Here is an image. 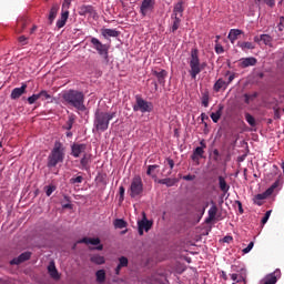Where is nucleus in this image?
<instances>
[{
	"mask_svg": "<svg viewBox=\"0 0 284 284\" xmlns=\"http://www.w3.org/2000/svg\"><path fill=\"white\" fill-rule=\"evenodd\" d=\"M181 27V18H179V17H174L173 18V24H172V27H171V32H176V30H179V28Z\"/></svg>",
	"mask_w": 284,
	"mask_h": 284,
	"instance_id": "nucleus-36",
	"label": "nucleus"
},
{
	"mask_svg": "<svg viewBox=\"0 0 284 284\" xmlns=\"http://www.w3.org/2000/svg\"><path fill=\"white\" fill-rule=\"evenodd\" d=\"M72 125H74V119L73 118H70L68 121H67V124H65V130H72Z\"/></svg>",
	"mask_w": 284,
	"mask_h": 284,
	"instance_id": "nucleus-52",
	"label": "nucleus"
},
{
	"mask_svg": "<svg viewBox=\"0 0 284 284\" xmlns=\"http://www.w3.org/2000/svg\"><path fill=\"white\" fill-rule=\"evenodd\" d=\"M235 203L239 206L240 214H243V203H241V201H235Z\"/></svg>",
	"mask_w": 284,
	"mask_h": 284,
	"instance_id": "nucleus-59",
	"label": "nucleus"
},
{
	"mask_svg": "<svg viewBox=\"0 0 284 284\" xmlns=\"http://www.w3.org/2000/svg\"><path fill=\"white\" fill-rule=\"evenodd\" d=\"M39 99H41V98H40L39 93H37V94H32L31 97H29L27 99V101H28L29 105H33V103H37V101H39Z\"/></svg>",
	"mask_w": 284,
	"mask_h": 284,
	"instance_id": "nucleus-44",
	"label": "nucleus"
},
{
	"mask_svg": "<svg viewBox=\"0 0 284 284\" xmlns=\"http://www.w3.org/2000/svg\"><path fill=\"white\" fill-rule=\"evenodd\" d=\"M95 278L98 283H105V270L97 271Z\"/></svg>",
	"mask_w": 284,
	"mask_h": 284,
	"instance_id": "nucleus-34",
	"label": "nucleus"
},
{
	"mask_svg": "<svg viewBox=\"0 0 284 284\" xmlns=\"http://www.w3.org/2000/svg\"><path fill=\"white\" fill-rule=\"evenodd\" d=\"M166 161H168V163H169V166H170V169L171 170H174V160H172V159H166Z\"/></svg>",
	"mask_w": 284,
	"mask_h": 284,
	"instance_id": "nucleus-61",
	"label": "nucleus"
},
{
	"mask_svg": "<svg viewBox=\"0 0 284 284\" xmlns=\"http://www.w3.org/2000/svg\"><path fill=\"white\" fill-rule=\"evenodd\" d=\"M63 161H65V146H63V143L55 141L53 149L48 155L47 168L52 170V168H57V165L63 163Z\"/></svg>",
	"mask_w": 284,
	"mask_h": 284,
	"instance_id": "nucleus-2",
	"label": "nucleus"
},
{
	"mask_svg": "<svg viewBox=\"0 0 284 284\" xmlns=\"http://www.w3.org/2000/svg\"><path fill=\"white\" fill-rule=\"evenodd\" d=\"M213 154H214V156H215L214 160L217 161L220 153H219V151H217L216 149L213 151Z\"/></svg>",
	"mask_w": 284,
	"mask_h": 284,
	"instance_id": "nucleus-64",
	"label": "nucleus"
},
{
	"mask_svg": "<svg viewBox=\"0 0 284 284\" xmlns=\"http://www.w3.org/2000/svg\"><path fill=\"white\" fill-rule=\"evenodd\" d=\"M214 92H221V90H227V82L223 79H219L213 87Z\"/></svg>",
	"mask_w": 284,
	"mask_h": 284,
	"instance_id": "nucleus-27",
	"label": "nucleus"
},
{
	"mask_svg": "<svg viewBox=\"0 0 284 284\" xmlns=\"http://www.w3.org/2000/svg\"><path fill=\"white\" fill-rule=\"evenodd\" d=\"M129 193L131 199H136V196H141V194H143V180L140 175H135L132 179Z\"/></svg>",
	"mask_w": 284,
	"mask_h": 284,
	"instance_id": "nucleus-6",
	"label": "nucleus"
},
{
	"mask_svg": "<svg viewBox=\"0 0 284 284\" xmlns=\"http://www.w3.org/2000/svg\"><path fill=\"white\" fill-rule=\"evenodd\" d=\"M256 63H258V60H256V58H254V57L242 58L240 60L239 67L242 69H245V68L254 67V65H256Z\"/></svg>",
	"mask_w": 284,
	"mask_h": 284,
	"instance_id": "nucleus-13",
	"label": "nucleus"
},
{
	"mask_svg": "<svg viewBox=\"0 0 284 284\" xmlns=\"http://www.w3.org/2000/svg\"><path fill=\"white\" fill-rule=\"evenodd\" d=\"M118 265H120V267H128V265H129L128 257H125V256L119 257V264Z\"/></svg>",
	"mask_w": 284,
	"mask_h": 284,
	"instance_id": "nucleus-46",
	"label": "nucleus"
},
{
	"mask_svg": "<svg viewBox=\"0 0 284 284\" xmlns=\"http://www.w3.org/2000/svg\"><path fill=\"white\" fill-rule=\"evenodd\" d=\"M270 216H272V211H266L264 217L262 219V225H265V223L270 221Z\"/></svg>",
	"mask_w": 284,
	"mask_h": 284,
	"instance_id": "nucleus-51",
	"label": "nucleus"
},
{
	"mask_svg": "<svg viewBox=\"0 0 284 284\" xmlns=\"http://www.w3.org/2000/svg\"><path fill=\"white\" fill-rule=\"evenodd\" d=\"M185 9L183 8V1L178 2L173 8V17H183V11Z\"/></svg>",
	"mask_w": 284,
	"mask_h": 284,
	"instance_id": "nucleus-30",
	"label": "nucleus"
},
{
	"mask_svg": "<svg viewBox=\"0 0 284 284\" xmlns=\"http://www.w3.org/2000/svg\"><path fill=\"white\" fill-rule=\"evenodd\" d=\"M133 111L142 112V114H145V112H152V104L151 102L143 100V98L136 97V102L133 105Z\"/></svg>",
	"mask_w": 284,
	"mask_h": 284,
	"instance_id": "nucleus-8",
	"label": "nucleus"
},
{
	"mask_svg": "<svg viewBox=\"0 0 284 284\" xmlns=\"http://www.w3.org/2000/svg\"><path fill=\"white\" fill-rule=\"evenodd\" d=\"M215 52H216V54H223V52H225V49H223V45L216 43L215 44Z\"/></svg>",
	"mask_w": 284,
	"mask_h": 284,
	"instance_id": "nucleus-54",
	"label": "nucleus"
},
{
	"mask_svg": "<svg viewBox=\"0 0 284 284\" xmlns=\"http://www.w3.org/2000/svg\"><path fill=\"white\" fill-rule=\"evenodd\" d=\"M158 168H159V165H156V164L149 165V166H148V170H146L148 176H152V171H153V170H156Z\"/></svg>",
	"mask_w": 284,
	"mask_h": 284,
	"instance_id": "nucleus-53",
	"label": "nucleus"
},
{
	"mask_svg": "<svg viewBox=\"0 0 284 284\" xmlns=\"http://www.w3.org/2000/svg\"><path fill=\"white\" fill-rule=\"evenodd\" d=\"M116 116V112L95 111L93 125L97 132H105L110 128V121Z\"/></svg>",
	"mask_w": 284,
	"mask_h": 284,
	"instance_id": "nucleus-3",
	"label": "nucleus"
},
{
	"mask_svg": "<svg viewBox=\"0 0 284 284\" xmlns=\"http://www.w3.org/2000/svg\"><path fill=\"white\" fill-rule=\"evenodd\" d=\"M278 185H281V180H276L271 187H268L266 190L267 194H270L272 196V194H274V191L276 190V187H278Z\"/></svg>",
	"mask_w": 284,
	"mask_h": 284,
	"instance_id": "nucleus-41",
	"label": "nucleus"
},
{
	"mask_svg": "<svg viewBox=\"0 0 284 284\" xmlns=\"http://www.w3.org/2000/svg\"><path fill=\"white\" fill-rule=\"evenodd\" d=\"M217 181H219V187L221 192H223L224 194H227V192H230V185L225 181V178H223V175H220L217 178Z\"/></svg>",
	"mask_w": 284,
	"mask_h": 284,
	"instance_id": "nucleus-24",
	"label": "nucleus"
},
{
	"mask_svg": "<svg viewBox=\"0 0 284 284\" xmlns=\"http://www.w3.org/2000/svg\"><path fill=\"white\" fill-rule=\"evenodd\" d=\"M154 6H156V0H142L140 6L141 17H148L150 13L154 12Z\"/></svg>",
	"mask_w": 284,
	"mask_h": 284,
	"instance_id": "nucleus-9",
	"label": "nucleus"
},
{
	"mask_svg": "<svg viewBox=\"0 0 284 284\" xmlns=\"http://www.w3.org/2000/svg\"><path fill=\"white\" fill-rule=\"evenodd\" d=\"M152 221L148 220V219H143L140 222H138V227H139V234L140 236H143V230L145 232H150V230H152Z\"/></svg>",
	"mask_w": 284,
	"mask_h": 284,
	"instance_id": "nucleus-11",
	"label": "nucleus"
},
{
	"mask_svg": "<svg viewBox=\"0 0 284 284\" xmlns=\"http://www.w3.org/2000/svg\"><path fill=\"white\" fill-rule=\"evenodd\" d=\"M245 121L251 125V128L256 126V119H254L252 114L245 113Z\"/></svg>",
	"mask_w": 284,
	"mask_h": 284,
	"instance_id": "nucleus-39",
	"label": "nucleus"
},
{
	"mask_svg": "<svg viewBox=\"0 0 284 284\" xmlns=\"http://www.w3.org/2000/svg\"><path fill=\"white\" fill-rule=\"evenodd\" d=\"M152 74L156 77L160 85H165V79H168V71L165 69H161V71L152 70Z\"/></svg>",
	"mask_w": 284,
	"mask_h": 284,
	"instance_id": "nucleus-16",
	"label": "nucleus"
},
{
	"mask_svg": "<svg viewBox=\"0 0 284 284\" xmlns=\"http://www.w3.org/2000/svg\"><path fill=\"white\" fill-rule=\"evenodd\" d=\"M276 275L271 274L268 276H266L264 284H276Z\"/></svg>",
	"mask_w": 284,
	"mask_h": 284,
	"instance_id": "nucleus-45",
	"label": "nucleus"
},
{
	"mask_svg": "<svg viewBox=\"0 0 284 284\" xmlns=\"http://www.w3.org/2000/svg\"><path fill=\"white\" fill-rule=\"evenodd\" d=\"M267 196H271V195L270 193H267V191H265L264 193H260L255 195L253 199V202L255 203V205H263V201H265Z\"/></svg>",
	"mask_w": 284,
	"mask_h": 284,
	"instance_id": "nucleus-28",
	"label": "nucleus"
},
{
	"mask_svg": "<svg viewBox=\"0 0 284 284\" xmlns=\"http://www.w3.org/2000/svg\"><path fill=\"white\" fill-rule=\"evenodd\" d=\"M176 182H178L176 179H171V178H165L158 181L160 185H166V187H173V185H176Z\"/></svg>",
	"mask_w": 284,
	"mask_h": 284,
	"instance_id": "nucleus-29",
	"label": "nucleus"
},
{
	"mask_svg": "<svg viewBox=\"0 0 284 284\" xmlns=\"http://www.w3.org/2000/svg\"><path fill=\"white\" fill-rule=\"evenodd\" d=\"M101 34L103 37V39H110V37L112 38H116L119 37V31H116V29H101Z\"/></svg>",
	"mask_w": 284,
	"mask_h": 284,
	"instance_id": "nucleus-21",
	"label": "nucleus"
},
{
	"mask_svg": "<svg viewBox=\"0 0 284 284\" xmlns=\"http://www.w3.org/2000/svg\"><path fill=\"white\" fill-rule=\"evenodd\" d=\"M232 272H236L231 274L232 281L235 283H244L247 284V270L245 268H239L236 265L231 266Z\"/></svg>",
	"mask_w": 284,
	"mask_h": 284,
	"instance_id": "nucleus-7",
	"label": "nucleus"
},
{
	"mask_svg": "<svg viewBox=\"0 0 284 284\" xmlns=\"http://www.w3.org/2000/svg\"><path fill=\"white\" fill-rule=\"evenodd\" d=\"M113 225L116 230H123V229L128 227V222H125L123 219H116L113 222Z\"/></svg>",
	"mask_w": 284,
	"mask_h": 284,
	"instance_id": "nucleus-33",
	"label": "nucleus"
},
{
	"mask_svg": "<svg viewBox=\"0 0 284 284\" xmlns=\"http://www.w3.org/2000/svg\"><path fill=\"white\" fill-rule=\"evenodd\" d=\"M32 256L31 252L21 253L18 257H14L10 261V265H21V263H26V261H30Z\"/></svg>",
	"mask_w": 284,
	"mask_h": 284,
	"instance_id": "nucleus-12",
	"label": "nucleus"
},
{
	"mask_svg": "<svg viewBox=\"0 0 284 284\" xmlns=\"http://www.w3.org/2000/svg\"><path fill=\"white\" fill-rule=\"evenodd\" d=\"M255 3H265L268 8H274L276 6V0H255Z\"/></svg>",
	"mask_w": 284,
	"mask_h": 284,
	"instance_id": "nucleus-42",
	"label": "nucleus"
},
{
	"mask_svg": "<svg viewBox=\"0 0 284 284\" xmlns=\"http://www.w3.org/2000/svg\"><path fill=\"white\" fill-rule=\"evenodd\" d=\"M254 247V242H250L248 245L243 248V254H250V252H252V248Z\"/></svg>",
	"mask_w": 284,
	"mask_h": 284,
	"instance_id": "nucleus-50",
	"label": "nucleus"
},
{
	"mask_svg": "<svg viewBox=\"0 0 284 284\" xmlns=\"http://www.w3.org/2000/svg\"><path fill=\"white\" fill-rule=\"evenodd\" d=\"M241 34H243V31L239 29H231L227 39L231 41V43H234V41H236Z\"/></svg>",
	"mask_w": 284,
	"mask_h": 284,
	"instance_id": "nucleus-25",
	"label": "nucleus"
},
{
	"mask_svg": "<svg viewBox=\"0 0 284 284\" xmlns=\"http://www.w3.org/2000/svg\"><path fill=\"white\" fill-rule=\"evenodd\" d=\"M94 7L90 6V4H83L79 8V14L80 17H88V14L90 17H92V14H94Z\"/></svg>",
	"mask_w": 284,
	"mask_h": 284,
	"instance_id": "nucleus-18",
	"label": "nucleus"
},
{
	"mask_svg": "<svg viewBox=\"0 0 284 284\" xmlns=\"http://www.w3.org/2000/svg\"><path fill=\"white\" fill-rule=\"evenodd\" d=\"M219 213V207L216 204L213 203V205L209 210V216L205 220V223H212V221H215L216 214Z\"/></svg>",
	"mask_w": 284,
	"mask_h": 284,
	"instance_id": "nucleus-20",
	"label": "nucleus"
},
{
	"mask_svg": "<svg viewBox=\"0 0 284 284\" xmlns=\"http://www.w3.org/2000/svg\"><path fill=\"white\" fill-rule=\"evenodd\" d=\"M119 190H120V201H124V199H125V187L120 186Z\"/></svg>",
	"mask_w": 284,
	"mask_h": 284,
	"instance_id": "nucleus-56",
	"label": "nucleus"
},
{
	"mask_svg": "<svg viewBox=\"0 0 284 284\" xmlns=\"http://www.w3.org/2000/svg\"><path fill=\"white\" fill-rule=\"evenodd\" d=\"M258 97V92H254L253 94H244V103L248 105L250 101H254Z\"/></svg>",
	"mask_w": 284,
	"mask_h": 284,
	"instance_id": "nucleus-40",
	"label": "nucleus"
},
{
	"mask_svg": "<svg viewBox=\"0 0 284 284\" xmlns=\"http://www.w3.org/2000/svg\"><path fill=\"white\" fill-rule=\"evenodd\" d=\"M190 71L189 74L192 79H196L204 68H207L206 62L201 63V58H199V49L194 48L191 50V55L189 58Z\"/></svg>",
	"mask_w": 284,
	"mask_h": 284,
	"instance_id": "nucleus-4",
	"label": "nucleus"
},
{
	"mask_svg": "<svg viewBox=\"0 0 284 284\" xmlns=\"http://www.w3.org/2000/svg\"><path fill=\"white\" fill-rule=\"evenodd\" d=\"M202 105H204V108H207L210 105V95L204 94L202 97Z\"/></svg>",
	"mask_w": 284,
	"mask_h": 284,
	"instance_id": "nucleus-49",
	"label": "nucleus"
},
{
	"mask_svg": "<svg viewBox=\"0 0 284 284\" xmlns=\"http://www.w3.org/2000/svg\"><path fill=\"white\" fill-rule=\"evenodd\" d=\"M70 3H72V0H64V2L62 4V10L65 8H70Z\"/></svg>",
	"mask_w": 284,
	"mask_h": 284,
	"instance_id": "nucleus-58",
	"label": "nucleus"
},
{
	"mask_svg": "<svg viewBox=\"0 0 284 284\" xmlns=\"http://www.w3.org/2000/svg\"><path fill=\"white\" fill-rule=\"evenodd\" d=\"M47 196H52V193L57 190L54 185H48L44 187Z\"/></svg>",
	"mask_w": 284,
	"mask_h": 284,
	"instance_id": "nucleus-47",
	"label": "nucleus"
},
{
	"mask_svg": "<svg viewBox=\"0 0 284 284\" xmlns=\"http://www.w3.org/2000/svg\"><path fill=\"white\" fill-rule=\"evenodd\" d=\"M59 3H53L49 14H48V24L52 26L54 23V19H57V14H59Z\"/></svg>",
	"mask_w": 284,
	"mask_h": 284,
	"instance_id": "nucleus-14",
	"label": "nucleus"
},
{
	"mask_svg": "<svg viewBox=\"0 0 284 284\" xmlns=\"http://www.w3.org/2000/svg\"><path fill=\"white\" fill-rule=\"evenodd\" d=\"M78 243H84L85 245H101V239L99 237H83Z\"/></svg>",
	"mask_w": 284,
	"mask_h": 284,
	"instance_id": "nucleus-22",
	"label": "nucleus"
},
{
	"mask_svg": "<svg viewBox=\"0 0 284 284\" xmlns=\"http://www.w3.org/2000/svg\"><path fill=\"white\" fill-rule=\"evenodd\" d=\"M91 48L98 52L100 57L109 61L110 44H103L99 38L92 37L90 39Z\"/></svg>",
	"mask_w": 284,
	"mask_h": 284,
	"instance_id": "nucleus-5",
	"label": "nucleus"
},
{
	"mask_svg": "<svg viewBox=\"0 0 284 284\" xmlns=\"http://www.w3.org/2000/svg\"><path fill=\"white\" fill-rule=\"evenodd\" d=\"M26 26H28V21L26 19L21 18L17 22V30L18 32H21L22 30H26Z\"/></svg>",
	"mask_w": 284,
	"mask_h": 284,
	"instance_id": "nucleus-38",
	"label": "nucleus"
},
{
	"mask_svg": "<svg viewBox=\"0 0 284 284\" xmlns=\"http://www.w3.org/2000/svg\"><path fill=\"white\" fill-rule=\"evenodd\" d=\"M85 150H88V144L73 143L71 145V156H73V159H79L81 155L83 156L84 154H87Z\"/></svg>",
	"mask_w": 284,
	"mask_h": 284,
	"instance_id": "nucleus-10",
	"label": "nucleus"
},
{
	"mask_svg": "<svg viewBox=\"0 0 284 284\" xmlns=\"http://www.w3.org/2000/svg\"><path fill=\"white\" fill-rule=\"evenodd\" d=\"M237 48H241V50H254L256 48L254 43L252 42H237Z\"/></svg>",
	"mask_w": 284,
	"mask_h": 284,
	"instance_id": "nucleus-32",
	"label": "nucleus"
},
{
	"mask_svg": "<svg viewBox=\"0 0 284 284\" xmlns=\"http://www.w3.org/2000/svg\"><path fill=\"white\" fill-rule=\"evenodd\" d=\"M91 263H95V265H103L105 263V257L101 255H93L91 257Z\"/></svg>",
	"mask_w": 284,
	"mask_h": 284,
	"instance_id": "nucleus-35",
	"label": "nucleus"
},
{
	"mask_svg": "<svg viewBox=\"0 0 284 284\" xmlns=\"http://www.w3.org/2000/svg\"><path fill=\"white\" fill-rule=\"evenodd\" d=\"M200 145L201 146H197V148H202V150H205V148H207V144L205 143V140H201Z\"/></svg>",
	"mask_w": 284,
	"mask_h": 284,
	"instance_id": "nucleus-62",
	"label": "nucleus"
},
{
	"mask_svg": "<svg viewBox=\"0 0 284 284\" xmlns=\"http://www.w3.org/2000/svg\"><path fill=\"white\" fill-rule=\"evenodd\" d=\"M70 183H71L72 185H74V184H77V183H83V176L78 175L77 178H71V179H70Z\"/></svg>",
	"mask_w": 284,
	"mask_h": 284,
	"instance_id": "nucleus-48",
	"label": "nucleus"
},
{
	"mask_svg": "<svg viewBox=\"0 0 284 284\" xmlns=\"http://www.w3.org/2000/svg\"><path fill=\"white\" fill-rule=\"evenodd\" d=\"M48 272L51 278H54V281H59V278H61V275H59V271L57 270V266L54 265V263H51L48 266Z\"/></svg>",
	"mask_w": 284,
	"mask_h": 284,
	"instance_id": "nucleus-26",
	"label": "nucleus"
},
{
	"mask_svg": "<svg viewBox=\"0 0 284 284\" xmlns=\"http://www.w3.org/2000/svg\"><path fill=\"white\" fill-rule=\"evenodd\" d=\"M63 101L67 105H71L75 108V110H80V112H84L85 110V95L81 91L69 90L62 95Z\"/></svg>",
	"mask_w": 284,
	"mask_h": 284,
	"instance_id": "nucleus-1",
	"label": "nucleus"
},
{
	"mask_svg": "<svg viewBox=\"0 0 284 284\" xmlns=\"http://www.w3.org/2000/svg\"><path fill=\"white\" fill-rule=\"evenodd\" d=\"M26 90H28V84H22L21 88H14L11 91V99L17 101V99H21L23 94H26Z\"/></svg>",
	"mask_w": 284,
	"mask_h": 284,
	"instance_id": "nucleus-15",
	"label": "nucleus"
},
{
	"mask_svg": "<svg viewBox=\"0 0 284 284\" xmlns=\"http://www.w3.org/2000/svg\"><path fill=\"white\" fill-rule=\"evenodd\" d=\"M203 154H205V151L203 150V148H196L193 151V154L191 156L192 161H199V159H203Z\"/></svg>",
	"mask_w": 284,
	"mask_h": 284,
	"instance_id": "nucleus-31",
	"label": "nucleus"
},
{
	"mask_svg": "<svg viewBox=\"0 0 284 284\" xmlns=\"http://www.w3.org/2000/svg\"><path fill=\"white\" fill-rule=\"evenodd\" d=\"M261 41H263L264 45L272 47V38L270 34H261Z\"/></svg>",
	"mask_w": 284,
	"mask_h": 284,
	"instance_id": "nucleus-43",
	"label": "nucleus"
},
{
	"mask_svg": "<svg viewBox=\"0 0 284 284\" xmlns=\"http://www.w3.org/2000/svg\"><path fill=\"white\" fill-rule=\"evenodd\" d=\"M38 94L42 101L52 100V95L50 93H48V91H45V90L40 91ZM50 103H52V101H50Z\"/></svg>",
	"mask_w": 284,
	"mask_h": 284,
	"instance_id": "nucleus-37",
	"label": "nucleus"
},
{
	"mask_svg": "<svg viewBox=\"0 0 284 284\" xmlns=\"http://www.w3.org/2000/svg\"><path fill=\"white\" fill-rule=\"evenodd\" d=\"M90 163H92V154L84 153L80 160L81 170H90Z\"/></svg>",
	"mask_w": 284,
	"mask_h": 284,
	"instance_id": "nucleus-17",
	"label": "nucleus"
},
{
	"mask_svg": "<svg viewBox=\"0 0 284 284\" xmlns=\"http://www.w3.org/2000/svg\"><path fill=\"white\" fill-rule=\"evenodd\" d=\"M234 79H236V74H235V73H232V74L229 77V81L226 82V84L230 85V83H232V81H234Z\"/></svg>",
	"mask_w": 284,
	"mask_h": 284,
	"instance_id": "nucleus-60",
	"label": "nucleus"
},
{
	"mask_svg": "<svg viewBox=\"0 0 284 284\" xmlns=\"http://www.w3.org/2000/svg\"><path fill=\"white\" fill-rule=\"evenodd\" d=\"M182 179L184 181H194V179H196V175L189 174V175H184Z\"/></svg>",
	"mask_w": 284,
	"mask_h": 284,
	"instance_id": "nucleus-57",
	"label": "nucleus"
},
{
	"mask_svg": "<svg viewBox=\"0 0 284 284\" xmlns=\"http://www.w3.org/2000/svg\"><path fill=\"white\" fill-rule=\"evenodd\" d=\"M217 108L219 109L215 113H211V119L213 123H219V121L221 120V116H223V110L225 106L223 104H219Z\"/></svg>",
	"mask_w": 284,
	"mask_h": 284,
	"instance_id": "nucleus-23",
	"label": "nucleus"
},
{
	"mask_svg": "<svg viewBox=\"0 0 284 284\" xmlns=\"http://www.w3.org/2000/svg\"><path fill=\"white\" fill-rule=\"evenodd\" d=\"M19 43L22 45H28V38L26 36H21L18 38Z\"/></svg>",
	"mask_w": 284,
	"mask_h": 284,
	"instance_id": "nucleus-55",
	"label": "nucleus"
},
{
	"mask_svg": "<svg viewBox=\"0 0 284 284\" xmlns=\"http://www.w3.org/2000/svg\"><path fill=\"white\" fill-rule=\"evenodd\" d=\"M274 119H281V112H278V109H275L274 111Z\"/></svg>",
	"mask_w": 284,
	"mask_h": 284,
	"instance_id": "nucleus-63",
	"label": "nucleus"
},
{
	"mask_svg": "<svg viewBox=\"0 0 284 284\" xmlns=\"http://www.w3.org/2000/svg\"><path fill=\"white\" fill-rule=\"evenodd\" d=\"M69 17H70V11L68 10L63 11L62 9L61 18L57 21V24H55L58 30H61V28H64Z\"/></svg>",
	"mask_w": 284,
	"mask_h": 284,
	"instance_id": "nucleus-19",
	"label": "nucleus"
}]
</instances>
